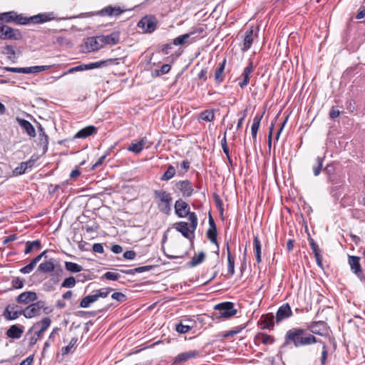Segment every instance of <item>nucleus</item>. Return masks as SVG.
I'll return each mask as SVG.
<instances>
[{"label":"nucleus","mask_w":365,"mask_h":365,"mask_svg":"<svg viewBox=\"0 0 365 365\" xmlns=\"http://www.w3.org/2000/svg\"><path fill=\"white\" fill-rule=\"evenodd\" d=\"M55 265L53 259L45 261L41 263L38 267V271L42 273H49L54 270Z\"/></svg>","instance_id":"c85d7f7f"},{"label":"nucleus","mask_w":365,"mask_h":365,"mask_svg":"<svg viewBox=\"0 0 365 365\" xmlns=\"http://www.w3.org/2000/svg\"><path fill=\"white\" fill-rule=\"evenodd\" d=\"M77 341H78V338L73 337L71 339V340L70 341L68 345L62 348V349H61L62 355L65 356V355H67L68 354H69L70 351H71L72 348H73L76 345Z\"/></svg>","instance_id":"09e8293b"},{"label":"nucleus","mask_w":365,"mask_h":365,"mask_svg":"<svg viewBox=\"0 0 365 365\" xmlns=\"http://www.w3.org/2000/svg\"><path fill=\"white\" fill-rule=\"evenodd\" d=\"M328 329L327 324L321 320L310 322L307 329L299 327H292L285 333L284 343L282 346H292L299 349L317 343H322V340L314 335L326 336L328 334Z\"/></svg>","instance_id":"f257e3e1"},{"label":"nucleus","mask_w":365,"mask_h":365,"mask_svg":"<svg viewBox=\"0 0 365 365\" xmlns=\"http://www.w3.org/2000/svg\"><path fill=\"white\" fill-rule=\"evenodd\" d=\"M86 69L87 70L93 69V68H100V67L106 66H107V61H104V60H103V61H97V62L86 64Z\"/></svg>","instance_id":"bf43d9fd"},{"label":"nucleus","mask_w":365,"mask_h":365,"mask_svg":"<svg viewBox=\"0 0 365 365\" xmlns=\"http://www.w3.org/2000/svg\"><path fill=\"white\" fill-rule=\"evenodd\" d=\"M111 297L119 302H123L127 299L126 295L122 292H114L112 294Z\"/></svg>","instance_id":"0e129e2a"},{"label":"nucleus","mask_w":365,"mask_h":365,"mask_svg":"<svg viewBox=\"0 0 365 365\" xmlns=\"http://www.w3.org/2000/svg\"><path fill=\"white\" fill-rule=\"evenodd\" d=\"M153 193L159 210L165 215H170L173 200L171 194L164 190H156Z\"/></svg>","instance_id":"7ed1b4c3"},{"label":"nucleus","mask_w":365,"mask_h":365,"mask_svg":"<svg viewBox=\"0 0 365 365\" xmlns=\"http://www.w3.org/2000/svg\"><path fill=\"white\" fill-rule=\"evenodd\" d=\"M171 66L169 64H163L159 70H156L157 76L168 73L170 71Z\"/></svg>","instance_id":"69168bd1"},{"label":"nucleus","mask_w":365,"mask_h":365,"mask_svg":"<svg viewBox=\"0 0 365 365\" xmlns=\"http://www.w3.org/2000/svg\"><path fill=\"white\" fill-rule=\"evenodd\" d=\"M15 11H11L8 12H4L0 14V23H11L14 21Z\"/></svg>","instance_id":"ea45409f"},{"label":"nucleus","mask_w":365,"mask_h":365,"mask_svg":"<svg viewBox=\"0 0 365 365\" xmlns=\"http://www.w3.org/2000/svg\"><path fill=\"white\" fill-rule=\"evenodd\" d=\"M100 41L104 45H116L120 42V32L114 31L108 35H101Z\"/></svg>","instance_id":"f3484780"},{"label":"nucleus","mask_w":365,"mask_h":365,"mask_svg":"<svg viewBox=\"0 0 365 365\" xmlns=\"http://www.w3.org/2000/svg\"><path fill=\"white\" fill-rule=\"evenodd\" d=\"M38 299L37 294L35 292L28 291L20 294L16 301L19 304H28L31 302H34Z\"/></svg>","instance_id":"dca6fc26"},{"label":"nucleus","mask_w":365,"mask_h":365,"mask_svg":"<svg viewBox=\"0 0 365 365\" xmlns=\"http://www.w3.org/2000/svg\"><path fill=\"white\" fill-rule=\"evenodd\" d=\"M136 257V253L133 250H128L123 253V257L126 259H133Z\"/></svg>","instance_id":"774afa93"},{"label":"nucleus","mask_w":365,"mask_h":365,"mask_svg":"<svg viewBox=\"0 0 365 365\" xmlns=\"http://www.w3.org/2000/svg\"><path fill=\"white\" fill-rule=\"evenodd\" d=\"M292 315V309L288 303L283 304L280 306L276 313L275 322L279 324L284 319L289 318Z\"/></svg>","instance_id":"9b49d317"},{"label":"nucleus","mask_w":365,"mask_h":365,"mask_svg":"<svg viewBox=\"0 0 365 365\" xmlns=\"http://www.w3.org/2000/svg\"><path fill=\"white\" fill-rule=\"evenodd\" d=\"M41 242L38 240L34 241H28L26 242L24 253L26 255L32 252L34 250H39L41 249Z\"/></svg>","instance_id":"72a5a7b5"},{"label":"nucleus","mask_w":365,"mask_h":365,"mask_svg":"<svg viewBox=\"0 0 365 365\" xmlns=\"http://www.w3.org/2000/svg\"><path fill=\"white\" fill-rule=\"evenodd\" d=\"M85 46L88 52L98 51L103 47L100 41V36H92L86 38Z\"/></svg>","instance_id":"2eb2a0df"},{"label":"nucleus","mask_w":365,"mask_h":365,"mask_svg":"<svg viewBox=\"0 0 365 365\" xmlns=\"http://www.w3.org/2000/svg\"><path fill=\"white\" fill-rule=\"evenodd\" d=\"M102 278L111 281H117L120 278V274L116 272H107L102 276Z\"/></svg>","instance_id":"052dcab7"},{"label":"nucleus","mask_w":365,"mask_h":365,"mask_svg":"<svg viewBox=\"0 0 365 365\" xmlns=\"http://www.w3.org/2000/svg\"><path fill=\"white\" fill-rule=\"evenodd\" d=\"M11 284L14 289H21L24 287V280L18 277H13Z\"/></svg>","instance_id":"e2e57ef3"},{"label":"nucleus","mask_w":365,"mask_h":365,"mask_svg":"<svg viewBox=\"0 0 365 365\" xmlns=\"http://www.w3.org/2000/svg\"><path fill=\"white\" fill-rule=\"evenodd\" d=\"M255 344L259 345L260 343L264 345L272 344L274 342V336L265 333H258L254 339Z\"/></svg>","instance_id":"aec40b11"},{"label":"nucleus","mask_w":365,"mask_h":365,"mask_svg":"<svg viewBox=\"0 0 365 365\" xmlns=\"http://www.w3.org/2000/svg\"><path fill=\"white\" fill-rule=\"evenodd\" d=\"M205 258V253L204 252H200L197 257H193L189 262L188 266L190 267H195L199 264L202 263Z\"/></svg>","instance_id":"c03bdc74"},{"label":"nucleus","mask_w":365,"mask_h":365,"mask_svg":"<svg viewBox=\"0 0 365 365\" xmlns=\"http://www.w3.org/2000/svg\"><path fill=\"white\" fill-rule=\"evenodd\" d=\"M206 235H207V237L212 243L216 245L217 247L219 246L218 242L217 240V228H209L207 231Z\"/></svg>","instance_id":"a18cd8bd"},{"label":"nucleus","mask_w":365,"mask_h":365,"mask_svg":"<svg viewBox=\"0 0 365 365\" xmlns=\"http://www.w3.org/2000/svg\"><path fill=\"white\" fill-rule=\"evenodd\" d=\"M321 344H322L321 365H325L328 357L329 348L328 346L322 341Z\"/></svg>","instance_id":"864d4df0"},{"label":"nucleus","mask_w":365,"mask_h":365,"mask_svg":"<svg viewBox=\"0 0 365 365\" xmlns=\"http://www.w3.org/2000/svg\"><path fill=\"white\" fill-rule=\"evenodd\" d=\"M157 19L152 15H147L143 17L138 23V26L141 28L145 33H152L157 28Z\"/></svg>","instance_id":"1a4fd4ad"},{"label":"nucleus","mask_w":365,"mask_h":365,"mask_svg":"<svg viewBox=\"0 0 365 365\" xmlns=\"http://www.w3.org/2000/svg\"><path fill=\"white\" fill-rule=\"evenodd\" d=\"M205 29L202 26L193 28L189 33L180 35L173 40L175 46L182 45L185 43H191L197 39L203 37L202 33Z\"/></svg>","instance_id":"20e7f679"},{"label":"nucleus","mask_w":365,"mask_h":365,"mask_svg":"<svg viewBox=\"0 0 365 365\" xmlns=\"http://www.w3.org/2000/svg\"><path fill=\"white\" fill-rule=\"evenodd\" d=\"M199 119L212 122L215 119V110H205L200 113Z\"/></svg>","instance_id":"a19ab883"},{"label":"nucleus","mask_w":365,"mask_h":365,"mask_svg":"<svg viewBox=\"0 0 365 365\" xmlns=\"http://www.w3.org/2000/svg\"><path fill=\"white\" fill-rule=\"evenodd\" d=\"M21 315H22L21 310L13 311L9 312V309H5L3 312V316L5 317L6 320L9 321L16 319Z\"/></svg>","instance_id":"37998d69"},{"label":"nucleus","mask_w":365,"mask_h":365,"mask_svg":"<svg viewBox=\"0 0 365 365\" xmlns=\"http://www.w3.org/2000/svg\"><path fill=\"white\" fill-rule=\"evenodd\" d=\"M56 19L53 12L42 13L30 17L24 16L23 14H18L15 11L14 21L18 25L36 24L46 23Z\"/></svg>","instance_id":"f03ea898"},{"label":"nucleus","mask_w":365,"mask_h":365,"mask_svg":"<svg viewBox=\"0 0 365 365\" xmlns=\"http://www.w3.org/2000/svg\"><path fill=\"white\" fill-rule=\"evenodd\" d=\"M97 128L94 125L86 126L78 130L75 135L76 138H86L97 133Z\"/></svg>","instance_id":"412c9836"},{"label":"nucleus","mask_w":365,"mask_h":365,"mask_svg":"<svg viewBox=\"0 0 365 365\" xmlns=\"http://www.w3.org/2000/svg\"><path fill=\"white\" fill-rule=\"evenodd\" d=\"M253 42V29L251 28L246 31L245 34L244 41H243V46L242 50L243 51H248Z\"/></svg>","instance_id":"393cba45"},{"label":"nucleus","mask_w":365,"mask_h":365,"mask_svg":"<svg viewBox=\"0 0 365 365\" xmlns=\"http://www.w3.org/2000/svg\"><path fill=\"white\" fill-rule=\"evenodd\" d=\"M22 38V34L19 29L0 23V39L18 41L21 40Z\"/></svg>","instance_id":"0eeeda50"},{"label":"nucleus","mask_w":365,"mask_h":365,"mask_svg":"<svg viewBox=\"0 0 365 365\" xmlns=\"http://www.w3.org/2000/svg\"><path fill=\"white\" fill-rule=\"evenodd\" d=\"M86 70H87L86 64H81V65L69 68L66 72L63 73L59 76H51L50 78L53 79L54 81H56V80L61 78V77L64 76L66 74L73 73L75 72L83 71H86Z\"/></svg>","instance_id":"c9c22d12"},{"label":"nucleus","mask_w":365,"mask_h":365,"mask_svg":"<svg viewBox=\"0 0 365 365\" xmlns=\"http://www.w3.org/2000/svg\"><path fill=\"white\" fill-rule=\"evenodd\" d=\"M111 291H113V289L110 287L102 288L95 291V294L98 299L100 297H106Z\"/></svg>","instance_id":"6e6d98bb"},{"label":"nucleus","mask_w":365,"mask_h":365,"mask_svg":"<svg viewBox=\"0 0 365 365\" xmlns=\"http://www.w3.org/2000/svg\"><path fill=\"white\" fill-rule=\"evenodd\" d=\"M39 131V135L41 138V141L44 145V148L46 150L48 145V136L46 134L44 128L41 125L39 124L38 127Z\"/></svg>","instance_id":"8fccbe9b"},{"label":"nucleus","mask_w":365,"mask_h":365,"mask_svg":"<svg viewBox=\"0 0 365 365\" xmlns=\"http://www.w3.org/2000/svg\"><path fill=\"white\" fill-rule=\"evenodd\" d=\"M264 113L262 114H256L253 118V122L251 126V129L259 130L262 118H263Z\"/></svg>","instance_id":"13d9d810"},{"label":"nucleus","mask_w":365,"mask_h":365,"mask_svg":"<svg viewBox=\"0 0 365 365\" xmlns=\"http://www.w3.org/2000/svg\"><path fill=\"white\" fill-rule=\"evenodd\" d=\"M42 259L41 256L38 255L36 257L31 259L29 264L20 269V272L22 274H29L31 272L36 264Z\"/></svg>","instance_id":"cd10ccee"},{"label":"nucleus","mask_w":365,"mask_h":365,"mask_svg":"<svg viewBox=\"0 0 365 365\" xmlns=\"http://www.w3.org/2000/svg\"><path fill=\"white\" fill-rule=\"evenodd\" d=\"M199 355V351L196 350L189 351L179 354L175 359V362L185 361L190 359L195 358Z\"/></svg>","instance_id":"b1692460"},{"label":"nucleus","mask_w":365,"mask_h":365,"mask_svg":"<svg viewBox=\"0 0 365 365\" xmlns=\"http://www.w3.org/2000/svg\"><path fill=\"white\" fill-rule=\"evenodd\" d=\"M19 125L25 130L30 137L36 136V130L33 125L27 120L17 119Z\"/></svg>","instance_id":"5701e85b"},{"label":"nucleus","mask_w":365,"mask_h":365,"mask_svg":"<svg viewBox=\"0 0 365 365\" xmlns=\"http://www.w3.org/2000/svg\"><path fill=\"white\" fill-rule=\"evenodd\" d=\"M214 309L218 311V312L213 314L217 319L221 318L229 319L237 313V309H235L234 304L230 302L220 303L215 305Z\"/></svg>","instance_id":"423d86ee"},{"label":"nucleus","mask_w":365,"mask_h":365,"mask_svg":"<svg viewBox=\"0 0 365 365\" xmlns=\"http://www.w3.org/2000/svg\"><path fill=\"white\" fill-rule=\"evenodd\" d=\"M246 327V325L244 324V325H241L240 327H237L235 328H234L232 330H230L227 332H225L224 334H223V337L225 338H229V337H231V336H235V334L241 332V331L242 329H244Z\"/></svg>","instance_id":"5fc2aeb1"},{"label":"nucleus","mask_w":365,"mask_h":365,"mask_svg":"<svg viewBox=\"0 0 365 365\" xmlns=\"http://www.w3.org/2000/svg\"><path fill=\"white\" fill-rule=\"evenodd\" d=\"M154 266L153 265H146V266H142L138 267L135 269H121L120 272L122 273L126 274H135V273H141L144 272H148L151 270L153 268Z\"/></svg>","instance_id":"f704fd0d"},{"label":"nucleus","mask_w":365,"mask_h":365,"mask_svg":"<svg viewBox=\"0 0 365 365\" xmlns=\"http://www.w3.org/2000/svg\"><path fill=\"white\" fill-rule=\"evenodd\" d=\"M145 142L146 139L145 138H142L138 142H132L128 146V150L131 151L135 154H138L143 150V147L145 145Z\"/></svg>","instance_id":"bb28decb"},{"label":"nucleus","mask_w":365,"mask_h":365,"mask_svg":"<svg viewBox=\"0 0 365 365\" xmlns=\"http://www.w3.org/2000/svg\"><path fill=\"white\" fill-rule=\"evenodd\" d=\"M192 329V325L185 324L181 320L180 323L175 325V330L180 334H185L189 332Z\"/></svg>","instance_id":"49530a36"},{"label":"nucleus","mask_w":365,"mask_h":365,"mask_svg":"<svg viewBox=\"0 0 365 365\" xmlns=\"http://www.w3.org/2000/svg\"><path fill=\"white\" fill-rule=\"evenodd\" d=\"M254 71L253 62L250 60L247 66L244 68L241 76L243 78L242 81L239 82L238 85L241 88H245L250 83V74Z\"/></svg>","instance_id":"4468645a"},{"label":"nucleus","mask_w":365,"mask_h":365,"mask_svg":"<svg viewBox=\"0 0 365 365\" xmlns=\"http://www.w3.org/2000/svg\"><path fill=\"white\" fill-rule=\"evenodd\" d=\"M26 171V168L23 163H21L20 165L13 170V174L15 176H18L24 174Z\"/></svg>","instance_id":"680f3d73"},{"label":"nucleus","mask_w":365,"mask_h":365,"mask_svg":"<svg viewBox=\"0 0 365 365\" xmlns=\"http://www.w3.org/2000/svg\"><path fill=\"white\" fill-rule=\"evenodd\" d=\"M225 64H226V58H224V59L219 64L218 68L215 71V79L218 83H220L224 81L225 76H224L223 73L225 71Z\"/></svg>","instance_id":"c756f323"},{"label":"nucleus","mask_w":365,"mask_h":365,"mask_svg":"<svg viewBox=\"0 0 365 365\" xmlns=\"http://www.w3.org/2000/svg\"><path fill=\"white\" fill-rule=\"evenodd\" d=\"M65 269L71 273H78L83 270L82 266L72 262H66Z\"/></svg>","instance_id":"79ce46f5"},{"label":"nucleus","mask_w":365,"mask_h":365,"mask_svg":"<svg viewBox=\"0 0 365 365\" xmlns=\"http://www.w3.org/2000/svg\"><path fill=\"white\" fill-rule=\"evenodd\" d=\"M51 323V320L49 317H45L42 320L38 322H36L33 328H36L37 327H40V329L36 333L38 338H41L44 333V331L49 327Z\"/></svg>","instance_id":"4be33fe9"},{"label":"nucleus","mask_w":365,"mask_h":365,"mask_svg":"<svg viewBox=\"0 0 365 365\" xmlns=\"http://www.w3.org/2000/svg\"><path fill=\"white\" fill-rule=\"evenodd\" d=\"M324 172L327 175L329 182L334 184V174L336 172L335 163L333 162L327 164L324 169Z\"/></svg>","instance_id":"473e14b6"},{"label":"nucleus","mask_w":365,"mask_h":365,"mask_svg":"<svg viewBox=\"0 0 365 365\" xmlns=\"http://www.w3.org/2000/svg\"><path fill=\"white\" fill-rule=\"evenodd\" d=\"M3 53L6 54L9 59L15 58V51L12 46L6 45L4 47Z\"/></svg>","instance_id":"4d7b16f0"},{"label":"nucleus","mask_w":365,"mask_h":365,"mask_svg":"<svg viewBox=\"0 0 365 365\" xmlns=\"http://www.w3.org/2000/svg\"><path fill=\"white\" fill-rule=\"evenodd\" d=\"M41 309L43 310L45 314H49L52 312L51 308L46 306V302L44 301L40 300L31 304L24 309H21L22 315L26 318L31 319L40 315Z\"/></svg>","instance_id":"39448f33"},{"label":"nucleus","mask_w":365,"mask_h":365,"mask_svg":"<svg viewBox=\"0 0 365 365\" xmlns=\"http://www.w3.org/2000/svg\"><path fill=\"white\" fill-rule=\"evenodd\" d=\"M174 227L175 230L180 232L182 236L191 241L192 242L194 238V232H191V230H190L188 227V224L186 222H178L174 225Z\"/></svg>","instance_id":"ddd939ff"},{"label":"nucleus","mask_w":365,"mask_h":365,"mask_svg":"<svg viewBox=\"0 0 365 365\" xmlns=\"http://www.w3.org/2000/svg\"><path fill=\"white\" fill-rule=\"evenodd\" d=\"M51 66H35L23 68V73H36L49 69Z\"/></svg>","instance_id":"e433bc0d"},{"label":"nucleus","mask_w":365,"mask_h":365,"mask_svg":"<svg viewBox=\"0 0 365 365\" xmlns=\"http://www.w3.org/2000/svg\"><path fill=\"white\" fill-rule=\"evenodd\" d=\"M175 192L180 193L184 198L190 197L195 192L193 185L188 180L175 182Z\"/></svg>","instance_id":"6e6552de"},{"label":"nucleus","mask_w":365,"mask_h":365,"mask_svg":"<svg viewBox=\"0 0 365 365\" xmlns=\"http://www.w3.org/2000/svg\"><path fill=\"white\" fill-rule=\"evenodd\" d=\"M24 333V327L18 324L11 325L6 331V335L11 339H20Z\"/></svg>","instance_id":"6ab92c4d"},{"label":"nucleus","mask_w":365,"mask_h":365,"mask_svg":"<svg viewBox=\"0 0 365 365\" xmlns=\"http://www.w3.org/2000/svg\"><path fill=\"white\" fill-rule=\"evenodd\" d=\"M253 247L255 253L256 261L257 263H260L262 262V245L257 235H254Z\"/></svg>","instance_id":"a878e982"},{"label":"nucleus","mask_w":365,"mask_h":365,"mask_svg":"<svg viewBox=\"0 0 365 365\" xmlns=\"http://www.w3.org/2000/svg\"><path fill=\"white\" fill-rule=\"evenodd\" d=\"M124 11L121 9L119 6L118 7H113L111 6H107L104 9H103L101 11V14L102 15H107V16H119L120 14H122Z\"/></svg>","instance_id":"2f4dec72"},{"label":"nucleus","mask_w":365,"mask_h":365,"mask_svg":"<svg viewBox=\"0 0 365 365\" xmlns=\"http://www.w3.org/2000/svg\"><path fill=\"white\" fill-rule=\"evenodd\" d=\"M226 249L227 253V269L230 276L235 274V259L231 255L230 248L228 242H226Z\"/></svg>","instance_id":"7c9ffc66"},{"label":"nucleus","mask_w":365,"mask_h":365,"mask_svg":"<svg viewBox=\"0 0 365 365\" xmlns=\"http://www.w3.org/2000/svg\"><path fill=\"white\" fill-rule=\"evenodd\" d=\"M275 317L272 313L263 314L260 318L261 329H272L274 325Z\"/></svg>","instance_id":"a211bd4d"},{"label":"nucleus","mask_w":365,"mask_h":365,"mask_svg":"<svg viewBox=\"0 0 365 365\" xmlns=\"http://www.w3.org/2000/svg\"><path fill=\"white\" fill-rule=\"evenodd\" d=\"M360 257L357 256H349L348 262L351 271L361 279L364 277L361 266L360 264Z\"/></svg>","instance_id":"f8f14e48"},{"label":"nucleus","mask_w":365,"mask_h":365,"mask_svg":"<svg viewBox=\"0 0 365 365\" xmlns=\"http://www.w3.org/2000/svg\"><path fill=\"white\" fill-rule=\"evenodd\" d=\"M98 300L96 294L87 295L82 299L80 302V307L82 308H87L90 307L91 304Z\"/></svg>","instance_id":"4c0bfd02"},{"label":"nucleus","mask_w":365,"mask_h":365,"mask_svg":"<svg viewBox=\"0 0 365 365\" xmlns=\"http://www.w3.org/2000/svg\"><path fill=\"white\" fill-rule=\"evenodd\" d=\"M324 157H317L316 159L317 165L313 167V172L315 176H318L322 169Z\"/></svg>","instance_id":"3c124183"},{"label":"nucleus","mask_w":365,"mask_h":365,"mask_svg":"<svg viewBox=\"0 0 365 365\" xmlns=\"http://www.w3.org/2000/svg\"><path fill=\"white\" fill-rule=\"evenodd\" d=\"M176 173V170L174 166L172 165H169L166 171L164 174L160 177V180L161 181H168L172 179Z\"/></svg>","instance_id":"58836bf2"},{"label":"nucleus","mask_w":365,"mask_h":365,"mask_svg":"<svg viewBox=\"0 0 365 365\" xmlns=\"http://www.w3.org/2000/svg\"><path fill=\"white\" fill-rule=\"evenodd\" d=\"M174 209L175 215L180 218L185 217L190 211L189 204L181 198L175 201Z\"/></svg>","instance_id":"9d476101"},{"label":"nucleus","mask_w":365,"mask_h":365,"mask_svg":"<svg viewBox=\"0 0 365 365\" xmlns=\"http://www.w3.org/2000/svg\"><path fill=\"white\" fill-rule=\"evenodd\" d=\"M309 245L314 255H316V253H320L321 250L319 246L317 245V243L312 238L309 239Z\"/></svg>","instance_id":"338daca9"},{"label":"nucleus","mask_w":365,"mask_h":365,"mask_svg":"<svg viewBox=\"0 0 365 365\" xmlns=\"http://www.w3.org/2000/svg\"><path fill=\"white\" fill-rule=\"evenodd\" d=\"M76 284V279L74 277L71 276L66 278L61 284L63 288H73Z\"/></svg>","instance_id":"603ef678"},{"label":"nucleus","mask_w":365,"mask_h":365,"mask_svg":"<svg viewBox=\"0 0 365 365\" xmlns=\"http://www.w3.org/2000/svg\"><path fill=\"white\" fill-rule=\"evenodd\" d=\"M187 216H188V220L190 221L191 232H194L197 227V217L195 212L190 211Z\"/></svg>","instance_id":"de8ad7c7"}]
</instances>
